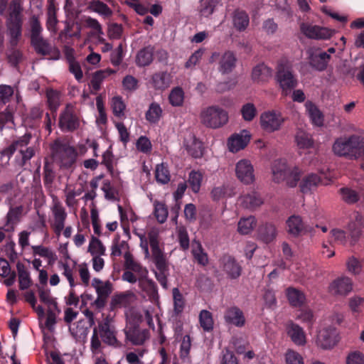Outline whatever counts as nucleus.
Here are the masks:
<instances>
[{
  "label": "nucleus",
  "instance_id": "nucleus-1",
  "mask_svg": "<svg viewBox=\"0 0 364 364\" xmlns=\"http://www.w3.org/2000/svg\"><path fill=\"white\" fill-rule=\"evenodd\" d=\"M115 328L111 325L109 321L106 318L104 321L98 323L97 327L93 328L92 335L90 338V350L93 355H99L102 353L103 346L100 341L111 346L117 348L121 346L120 342L117 339Z\"/></svg>",
  "mask_w": 364,
  "mask_h": 364
},
{
  "label": "nucleus",
  "instance_id": "nucleus-2",
  "mask_svg": "<svg viewBox=\"0 0 364 364\" xmlns=\"http://www.w3.org/2000/svg\"><path fill=\"white\" fill-rule=\"evenodd\" d=\"M272 181L279 183L285 181L289 187H296L301 175V170L296 166H291L285 159L274 160L271 165Z\"/></svg>",
  "mask_w": 364,
  "mask_h": 364
},
{
  "label": "nucleus",
  "instance_id": "nucleus-3",
  "mask_svg": "<svg viewBox=\"0 0 364 364\" xmlns=\"http://www.w3.org/2000/svg\"><path fill=\"white\" fill-rule=\"evenodd\" d=\"M29 139V136H24L4 149L1 153V165L6 166L9 164L10 157L15 151H18L21 157V161H17L19 166H23L27 161L30 160L34 155V149L32 147H27Z\"/></svg>",
  "mask_w": 364,
  "mask_h": 364
},
{
  "label": "nucleus",
  "instance_id": "nucleus-4",
  "mask_svg": "<svg viewBox=\"0 0 364 364\" xmlns=\"http://www.w3.org/2000/svg\"><path fill=\"white\" fill-rule=\"evenodd\" d=\"M200 122L206 127L218 129L225 125L229 119L228 113L217 105L209 106L201 109Z\"/></svg>",
  "mask_w": 364,
  "mask_h": 364
},
{
  "label": "nucleus",
  "instance_id": "nucleus-5",
  "mask_svg": "<svg viewBox=\"0 0 364 364\" xmlns=\"http://www.w3.org/2000/svg\"><path fill=\"white\" fill-rule=\"evenodd\" d=\"M22 0H13L10 9L9 17L8 19V29L10 35V43L12 46L17 45L18 41L21 36V11Z\"/></svg>",
  "mask_w": 364,
  "mask_h": 364
},
{
  "label": "nucleus",
  "instance_id": "nucleus-6",
  "mask_svg": "<svg viewBox=\"0 0 364 364\" xmlns=\"http://www.w3.org/2000/svg\"><path fill=\"white\" fill-rule=\"evenodd\" d=\"M276 80L284 95L289 92L297 85V80L292 74L291 64L287 59H281L277 65Z\"/></svg>",
  "mask_w": 364,
  "mask_h": 364
},
{
  "label": "nucleus",
  "instance_id": "nucleus-7",
  "mask_svg": "<svg viewBox=\"0 0 364 364\" xmlns=\"http://www.w3.org/2000/svg\"><path fill=\"white\" fill-rule=\"evenodd\" d=\"M124 258L125 270L122 275L123 281L135 284L137 282V278L144 274H149L146 267L136 261L130 252H126Z\"/></svg>",
  "mask_w": 364,
  "mask_h": 364
},
{
  "label": "nucleus",
  "instance_id": "nucleus-8",
  "mask_svg": "<svg viewBox=\"0 0 364 364\" xmlns=\"http://www.w3.org/2000/svg\"><path fill=\"white\" fill-rule=\"evenodd\" d=\"M149 241L154 262L158 270L160 272L159 273L156 272V277L161 284L165 287L166 279L164 272L167 267L166 257L163 251L159 247L157 237L154 232H151L149 234Z\"/></svg>",
  "mask_w": 364,
  "mask_h": 364
},
{
  "label": "nucleus",
  "instance_id": "nucleus-9",
  "mask_svg": "<svg viewBox=\"0 0 364 364\" xmlns=\"http://www.w3.org/2000/svg\"><path fill=\"white\" fill-rule=\"evenodd\" d=\"M50 211L52 216L50 225L55 234L59 237L65 228L68 214L60 200L54 195L52 196Z\"/></svg>",
  "mask_w": 364,
  "mask_h": 364
},
{
  "label": "nucleus",
  "instance_id": "nucleus-10",
  "mask_svg": "<svg viewBox=\"0 0 364 364\" xmlns=\"http://www.w3.org/2000/svg\"><path fill=\"white\" fill-rule=\"evenodd\" d=\"M77 153L73 147L65 144H55L53 146L54 160L63 168H71L76 161Z\"/></svg>",
  "mask_w": 364,
  "mask_h": 364
},
{
  "label": "nucleus",
  "instance_id": "nucleus-11",
  "mask_svg": "<svg viewBox=\"0 0 364 364\" xmlns=\"http://www.w3.org/2000/svg\"><path fill=\"white\" fill-rule=\"evenodd\" d=\"M331 179L328 170L321 169L319 175L314 173H308L303 177L299 188L303 193H311L315 191L320 184H327Z\"/></svg>",
  "mask_w": 364,
  "mask_h": 364
},
{
  "label": "nucleus",
  "instance_id": "nucleus-12",
  "mask_svg": "<svg viewBox=\"0 0 364 364\" xmlns=\"http://www.w3.org/2000/svg\"><path fill=\"white\" fill-rule=\"evenodd\" d=\"M284 121L285 119L282 113L277 110L265 111L259 117L261 128L268 133L279 130Z\"/></svg>",
  "mask_w": 364,
  "mask_h": 364
},
{
  "label": "nucleus",
  "instance_id": "nucleus-13",
  "mask_svg": "<svg viewBox=\"0 0 364 364\" xmlns=\"http://www.w3.org/2000/svg\"><path fill=\"white\" fill-rule=\"evenodd\" d=\"M237 179L245 185H251L256 181L255 170L252 163L247 159H240L235 165Z\"/></svg>",
  "mask_w": 364,
  "mask_h": 364
},
{
  "label": "nucleus",
  "instance_id": "nucleus-14",
  "mask_svg": "<svg viewBox=\"0 0 364 364\" xmlns=\"http://www.w3.org/2000/svg\"><path fill=\"white\" fill-rule=\"evenodd\" d=\"M338 342V335L336 328L332 326L324 327L318 332L316 343L322 349L333 348Z\"/></svg>",
  "mask_w": 364,
  "mask_h": 364
},
{
  "label": "nucleus",
  "instance_id": "nucleus-15",
  "mask_svg": "<svg viewBox=\"0 0 364 364\" xmlns=\"http://www.w3.org/2000/svg\"><path fill=\"white\" fill-rule=\"evenodd\" d=\"M80 124L74 106L67 105L59 118V127L63 131L71 132L75 130Z\"/></svg>",
  "mask_w": 364,
  "mask_h": 364
},
{
  "label": "nucleus",
  "instance_id": "nucleus-16",
  "mask_svg": "<svg viewBox=\"0 0 364 364\" xmlns=\"http://www.w3.org/2000/svg\"><path fill=\"white\" fill-rule=\"evenodd\" d=\"M219 58L218 70L223 73H230L233 70L236 65L237 58L233 52L228 50L221 55L218 53H214L211 55L210 61L214 62Z\"/></svg>",
  "mask_w": 364,
  "mask_h": 364
},
{
  "label": "nucleus",
  "instance_id": "nucleus-17",
  "mask_svg": "<svg viewBox=\"0 0 364 364\" xmlns=\"http://www.w3.org/2000/svg\"><path fill=\"white\" fill-rule=\"evenodd\" d=\"M364 229V216L355 212L353 214L350 222L347 225V230L350 237V244L353 245L361 235Z\"/></svg>",
  "mask_w": 364,
  "mask_h": 364
},
{
  "label": "nucleus",
  "instance_id": "nucleus-18",
  "mask_svg": "<svg viewBox=\"0 0 364 364\" xmlns=\"http://www.w3.org/2000/svg\"><path fill=\"white\" fill-rule=\"evenodd\" d=\"M250 135L247 130L234 134L228 140V147L230 152L236 153L243 149L249 143Z\"/></svg>",
  "mask_w": 364,
  "mask_h": 364
},
{
  "label": "nucleus",
  "instance_id": "nucleus-19",
  "mask_svg": "<svg viewBox=\"0 0 364 364\" xmlns=\"http://www.w3.org/2000/svg\"><path fill=\"white\" fill-rule=\"evenodd\" d=\"M301 31L306 37L314 39H328L333 34V31L326 28L305 23L301 26Z\"/></svg>",
  "mask_w": 364,
  "mask_h": 364
},
{
  "label": "nucleus",
  "instance_id": "nucleus-20",
  "mask_svg": "<svg viewBox=\"0 0 364 364\" xmlns=\"http://www.w3.org/2000/svg\"><path fill=\"white\" fill-rule=\"evenodd\" d=\"M125 334L127 338L134 345H141L149 338V331L137 326H127Z\"/></svg>",
  "mask_w": 364,
  "mask_h": 364
},
{
  "label": "nucleus",
  "instance_id": "nucleus-21",
  "mask_svg": "<svg viewBox=\"0 0 364 364\" xmlns=\"http://www.w3.org/2000/svg\"><path fill=\"white\" fill-rule=\"evenodd\" d=\"M350 141V135L336 138L332 145V151L338 156L350 159L351 150V144Z\"/></svg>",
  "mask_w": 364,
  "mask_h": 364
},
{
  "label": "nucleus",
  "instance_id": "nucleus-22",
  "mask_svg": "<svg viewBox=\"0 0 364 364\" xmlns=\"http://www.w3.org/2000/svg\"><path fill=\"white\" fill-rule=\"evenodd\" d=\"M329 289L333 294L345 296L352 291L353 283L349 277H341L332 282Z\"/></svg>",
  "mask_w": 364,
  "mask_h": 364
},
{
  "label": "nucleus",
  "instance_id": "nucleus-23",
  "mask_svg": "<svg viewBox=\"0 0 364 364\" xmlns=\"http://www.w3.org/2000/svg\"><path fill=\"white\" fill-rule=\"evenodd\" d=\"M286 331L291 341L296 346H302L306 343V333L299 325L289 322L287 324Z\"/></svg>",
  "mask_w": 364,
  "mask_h": 364
},
{
  "label": "nucleus",
  "instance_id": "nucleus-24",
  "mask_svg": "<svg viewBox=\"0 0 364 364\" xmlns=\"http://www.w3.org/2000/svg\"><path fill=\"white\" fill-rule=\"evenodd\" d=\"M222 268L223 272L230 279H236L241 274V266L234 258L230 256H225L222 259Z\"/></svg>",
  "mask_w": 364,
  "mask_h": 364
},
{
  "label": "nucleus",
  "instance_id": "nucleus-25",
  "mask_svg": "<svg viewBox=\"0 0 364 364\" xmlns=\"http://www.w3.org/2000/svg\"><path fill=\"white\" fill-rule=\"evenodd\" d=\"M187 151L194 158H200L203 156V148L202 142L197 139L193 134H189L184 141Z\"/></svg>",
  "mask_w": 364,
  "mask_h": 364
},
{
  "label": "nucleus",
  "instance_id": "nucleus-26",
  "mask_svg": "<svg viewBox=\"0 0 364 364\" xmlns=\"http://www.w3.org/2000/svg\"><path fill=\"white\" fill-rule=\"evenodd\" d=\"M330 55L326 52L316 50L309 52V63L312 67L318 70H323L327 66Z\"/></svg>",
  "mask_w": 364,
  "mask_h": 364
},
{
  "label": "nucleus",
  "instance_id": "nucleus-27",
  "mask_svg": "<svg viewBox=\"0 0 364 364\" xmlns=\"http://www.w3.org/2000/svg\"><path fill=\"white\" fill-rule=\"evenodd\" d=\"M350 159H358L364 156V137L358 134L350 135Z\"/></svg>",
  "mask_w": 364,
  "mask_h": 364
},
{
  "label": "nucleus",
  "instance_id": "nucleus-28",
  "mask_svg": "<svg viewBox=\"0 0 364 364\" xmlns=\"http://www.w3.org/2000/svg\"><path fill=\"white\" fill-rule=\"evenodd\" d=\"M171 82V75L167 72H159L154 74L150 83L151 86L159 90L168 88Z\"/></svg>",
  "mask_w": 364,
  "mask_h": 364
},
{
  "label": "nucleus",
  "instance_id": "nucleus-29",
  "mask_svg": "<svg viewBox=\"0 0 364 364\" xmlns=\"http://www.w3.org/2000/svg\"><path fill=\"white\" fill-rule=\"evenodd\" d=\"M58 269L61 274L68 280L71 289H73L77 283L75 279V265H71L68 261L60 260L58 262Z\"/></svg>",
  "mask_w": 364,
  "mask_h": 364
},
{
  "label": "nucleus",
  "instance_id": "nucleus-30",
  "mask_svg": "<svg viewBox=\"0 0 364 364\" xmlns=\"http://www.w3.org/2000/svg\"><path fill=\"white\" fill-rule=\"evenodd\" d=\"M225 320L227 323L233 324L237 327L244 326L245 318L242 311L237 307L228 309L225 314Z\"/></svg>",
  "mask_w": 364,
  "mask_h": 364
},
{
  "label": "nucleus",
  "instance_id": "nucleus-31",
  "mask_svg": "<svg viewBox=\"0 0 364 364\" xmlns=\"http://www.w3.org/2000/svg\"><path fill=\"white\" fill-rule=\"evenodd\" d=\"M115 73L116 71L111 68L100 70L94 73L90 81V86L92 89L95 92L100 90L102 82Z\"/></svg>",
  "mask_w": 364,
  "mask_h": 364
},
{
  "label": "nucleus",
  "instance_id": "nucleus-32",
  "mask_svg": "<svg viewBox=\"0 0 364 364\" xmlns=\"http://www.w3.org/2000/svg\"><path fill=\"white\" fill-rule=\"evenodd\" d=\"M305 108L312 124L316 127L323 126V115L319 109L310 101L306 102Z\"/></svg>",
  "mask_w": 364,
  "mask_h": 364
},
{
  "label": "nucleus",
  "instance_id": "nucleus-33",
  "mask_svg": "<svg viewBox=\"0 0 364 364\" xmlns=\"http://www.w3.org/2000/svg\"><path fill=\"white\" fill-rule=\"evenodd\" d=\"M272 75V70L262 63L255 66L252 72V78L255 82H261L268 80Z\"/></svg>",
  "mask_w": 364,
  "mask_h": 364
},
{
  "label": "nucleus",
  "instance_id": "nucleus-34",
  "mask_svg": "<svg viewBox=\"0 0 364 364\" xmlns=\"http://www.w3.org/2000/svg\"><path fill=\"white\" fill-rule=\"evenodd\" d=\"M239 200L240 204L245 208L248 209L256 208L261 205L263 203L260 196L254 191L240 196Z\"/></svg>",
  "mask_w": 364,
  "mask_h": 364
},
{
  "label": "nucleus",
  "instance_id": "nucleus-35",
  "mask_svg": "<svg viewBox=\"0 0 364 364\" xmlns=\"http://www.w3.org/2000/svg\"><path fill=\"white\" fill-rule=\"evenodd\" d=\"M287 231L294 236L300 235L305 228L304 223L299 215H293L287 220Z\"/></svg>",
  "mask_w": 364,
  "mask_h": 364
},
{
  "label": "nucleus",
  "instance_id": "nucleus-36",
  "mask_svg": "<svg viewBox=\"0 0 364 364\" xmlns=\"http://www.w3.org/2000/svg\"><path fill=\"white\" fill-rule=\"evenodd\" d=\"M134 299V294L132 292H123L112 297L111 305L114 309L127 307L133 301Z\"/></svg>",
  "mask_w": 364,
  "mask_h": 364
},
{
  "label": "nucleus",
  "instance_id": "nucleus-37",
  "mask_svg": "<svg viewBox=\"0 0 364 364\" xmlns=\"http://www.w3.org/2000/svg\"><path fill=\"white\" fill-rule=\"evenodd\" d=\"M163 115V109L156 102H151L145 113L146 119L151 124H157Z\"/></svg>",
  "mask_w": 364,
  "mask_h": 364
},
{
  "label": "nucleus",
  "instance_id": "nucleus-38",
  "mask_svg": "<svg viewBox=\"0 0 364 364\" xmlns=\"http://www.w3.org/2000/svg\"><path fill=\"white\" fill-rule=\"evenodd\" d=\"M149 274H144L137 278L139 287L140 289L149 296H154L156 294V287L154 282L149 279Z\"/></svg>",
  "mask_w": 364,
  "mask_h": 364
},
{
  "label": "nucleus",
  "instance_id": "nucleus-39",
  "mask_svg": "<svg viewBox=\"0 0 364 364\" xmlns=\"http://www.w3.org/2000/svg\"><path fill=\"white\" fill-rule=\"evenodd\" d=\"M16 267L18 276L19 288L22 290L28 289L32 284L29 271L23 264L20 263L17 264Z\"/></svg>",
  "mask_w": 364,
  "mask_h": 364
},
{
  "label": "nucleus",
  "instance_id": "nucleus-40",
  "mask_svg": "<svg viewBox=\"0 0 364 364\" xmlns=\"http://www.w3.org/2000/svg\"><path fill=\"white\" fill-rule=\"evenodd\" d=\"M232 23L234 27L237 31H242L248 26L250 18L246 12L243 11H235L232 16Z\"/></svg>",
  "mask_w": 364,
  "mask_h": 364
},
{
  "label": "nucleus",
  "instance_id": "nucleus-41",
  "mask_svg": "<svg viewBox=\"0 0 364 364\" xmlns=\"http://www.w3.org/2000/svg\"><path fill=\"white\" fill-rule=\"evenodd\" d=\"M286 294L289 303L294 306H300L306 299L304 294L301 291L293 287L288 288Z\"/></svg>",
  "mask_w": 364,
  "mask_h": 364
},
{
  "label": "nucleus",
  "instance_id": "nucleus-42",
  "mask_svg": "<svg viewBox=\"0 0 364 364\" xmlns=\"http://www.w3.org/2000/svg\"><path fill=\"white\" fill-rule=\"evenodd\" d=\"M256 226V219L253 216L242 218L237 224V232L242 235L250 233Z\"/></svg>",
  "mask_w": 364,
  "mask_h": 364
},
{
  "label": "nucleus",
  "instance_id": "nucleus-43",
  "mask_svg": "<svg viewBox=\"0 0 364 364\" xmlns=\"http://www.w3.org/2000/svg\"><path fill=\"white\" fill-rule=\"evenodd\" d=\"M38 296L40 301L45 304L48 309H57V301L51 295L50 290L45 287H38Z\"/></svg>",
  "mask_w": 364,
  "mask_h": 364
},
{
  "label": "nucleus",
  "instance_id": "nucleus-44",
  "mask_svg": "<svg viewBox=\"0 0 364 364\" xmlns=\"http://www.w3.org/2000/svg\"><path fill=\"white\" fill-rule=\"evenodd\" d=\"M87 252L92 257L103 256L105 255L106 247L101 240L92 236L89 242Z\"/></svg>",
  "mask_w": 364,
  "mask_h": 364
},
{
  "label": "nucleus",
  "instance_id": "nucleus-45",
  "mask_svg": "<svg viewBox=\"0 0 364 364\" xmlns=\"http://www.w3.org/2000/svg\"><path fill=\"white\" fill-rule=\"evenodd\" d=\"M277 235V228L274 225L271 223L265 224L259 230V237L265 243L273 241Z\"/></svg>",
  "mask_w": 364,
  "mask_h": 364
},
{
  "label": "nucleus",
  "instance_id": "nucleus-46",
  "mask_svg": "<svg viewBox=\"0 0 364 364\" xmlns=\"http://www.w3.org/2000/svg\"><path fill=\"white\" fill-rule=\"evenodd\" d=\"M33 253L38 255L48 261V264L53 263L57 259L55 253L49 247L42 245L32 246Z\"/></svg>",
  "mask_w": 364,
  "mask_h": 364
},
{
  "label": "nucleus",
  "instance_id": "nucleus-47",
  "mask_svg": "<svg viewBox=\"0 0 364 364\" xmlns=\"http://www.w3.org/2000/svg\"><path fill=\"white\" fill-rule=\"evenodd\" d=\"M295 141L299 149H310L314 146V141L311 136L302 130H299L296 132Z\"/></svg>",
  "mask_w": 364,
  "mask_h": 364
},
{
  "label": "nucleus",
  "instance_id": "nucleus-48",
  "mask_svg": "<svg viewBox=\"0 0 364 364\" xmlns=\"http://www.w3.org/2000/svg\"><path fill=\"white\" fill-rule=\"evenodd\" d=\"M92 286L95 288L97 295L107 298L112 291L111 284L109 282H103L98 278H94Z\"/></svg>",
  "mask_w": 364,
  "mask_h": 364
},
{
  "label": "nucleus",
  "instance_id": "nucleus-49",
  "mask_svg": "<svg viewBox=\"0 0 364 364\" xmlns=\"http://www.w3.org/2000/svg\"><path fill=\"white\" fill-rule=\"evenodd\" d=\"M192 254L198 264L205 266L208 264L207 254L203 251L201 244L198 241H193L191 245Z\"/></svg>",
  "mask_w": 364,
  "mask_h": 364
},
{
  "label": "nucleus",
  "instance_id": "nucleus-50",
  "mask_svg": "<svg viewBox=\"0 0 364 364\" xmlns=\"http://www.w3.org/2000/svg\"><path fill=\"white\" fill-rule=\"evenodd\" d=\"M153 60V49L151 47H146L141 49L136 55V63L139 66H146L149 65Z\"/></svg>",
  "mask_w": 364,
  "mask_h": 364
},
{
  "label": "nucleus",
  "instance_id": "nucleus-51",
  "mask_svg": "<svg viewBox=\"0 0 364 364\" xmlns=\"http://www.w3.org/2000/svg\"><path fill=\"white\" fill-rule=\"evenodd\" d=\"M240 114L245 122H252L257 114L256 106L252 102L244 104L240 109Z\"/></svg>",
  "mask_w": 364,
  "mask_h": 364
},
{
  "label": "nucleus",
  "instance_id": "nucleus-52",
  "mask_svg": "<svg viewBox=\"0 0 364 364\" xmlns=\"http://www.w3.org/2000/svg\"><path fill=\"white\" fill-rule=\"evenodd\" d=\"M203 181V174L200 171H191L188 175V183L194 193H198Z\"/></svg>",
  "mask_w": 364,
  "mask_h": 364
},
{
  "label": "nucleus",
  "instance_id": "nucleus-53",
  "mask_svg": "<svg viewBox=\"0 0 364 364\" xmlns=\"http://www.w3.org/2000/svg\"><path fill=\"white\" fill-rule=\"evenodd\" d=\"M29 31L31 33V40L36 41L38 38L41 37L43 28L41 24L36 16H33L28 21Z\"/></svg>",
  "mask_w": 364,
  "mask_h": 364
},
{
  "label": "nucleus",
  "instance_id": "nucleus-54",
  "mask_svg": "<svg viewBox=\"0 0 364 364\" xmlns=\"http://www.w3.org/2000/svg\"><path fill=\"white\" fill-rule=\"evenodd\" d=\"M46 26L52 33L56 32L58 20L56 18V7L53 3H50L48 7Z\"/></svg>",
  "mask_w": 364,
  "mask_h": 364
},
{
  "label": "nucleus",
  "instance_id": "nucleus-55",
  "mask_svg": "<svg viewBox=\"0 0 364 364\" xmlns=\"http://www.w3.org/2000/svg\"><path fill=\"white\" fill-rule=\"evenodd\" d=\"M199 323L205 331H212L214 324L212 314L207 310H202L199 314Z\"/></svg>",
  "mask_w": 364,
  "mask_h": 364
},
{
  "label": "nucleus",
  "instance_id": "nucleus-56",
  "mask_svg": "<svg viewBox=\"0 0 364 364\" xmlns=\"http://www.w3.org/2000/svg\"><path fill=\"white\" fill-rule=\"evenodd\" d=\"M111 107L115 117L121 119L124 116L126 105L122 97H113L111 100Z\"/></svg>",
  "mask_w": 364,
  "mask_h": 364
},
{
  "label": "nucleus",
  "instance_id": "nucleus-57",
  "mask_svg": "<svg viewBox=\"0 0 364 364\" xmlns=\"http://www.w3.org/2000/svg\"><path fill=\"white\" fill-rule=\"evenodd\" d=\"M89 9L95 13L104 16H112V11L107 4L100 1H93L90 4Z\"/></svg>",
  "mask_w": 364,
  "mask_h": 364
},
{
  "label": "nucleus",
  "instance_id": "nucleus-58",
  "mask_svg": "<svg viewBox=\"0 0 364 364\" xmlns=\"http://www.w3.org/2000/svg\"><path fill=\"white\" fill-rule=\"evenodd\" d=\"M154 214L159 223H164L168 217V209L166 205L159 201H154Z\"/></svg>",
  "mask_w": 364,
  "mask_h": 364
},
{
  "label": "nucleus",
  "instance_id": "nucleus-59",
  "mask_svg": "<svg viewBox=\"0 0 364 364\" xmlns=\"http://www.w3.org/2000/svg\"><path fill=\"white\" fill-rule=\"evenodd\" d=\"M198 11L200 16L208 17L213 14L217 5L216 0H200Z\"/></svg>",
  "mask_w": 364,
  "mask_h": 364
},
{
  "label": "nucleus",
  "instance_id": "nucleus-60",
  "mask_svg": "<svg viewBox=\"0 0 364 364\" xmlns=\"http://www.w3.org/2000/svg\"><path fill=\"white\" fill-rule=\"evenodd\" d=\"M23 208L22 206H17L11 208L6 215V221L8 230L13 228L14 225L18 223L19 218L22 214Z\"/></svg>",
  "mask_w": 364,
  "mask_h": 364
},
{
  "label": "nucleus",
  "instance_id": "nucleus-61",
  "mask_svg": "<svg viewBox=\"0 0 364 364\" xmlns=\"http://www.w3.org/2000/svg\"><path fill=\"white\" fill-rule=\"evenodd\" d=\"M168 100L172 106H181L184 100V92L183 90L178 87L173 88L169 94Z\"/></svg>",
  "mask_w": 364,
  "mask_h": 364
},
{
  "label": "nucleus",
  "instance_id": "nucleus-62",
  "mask_svg": "<svg viewBox=\"0 0 364 364\" xmlns=\"http://www.w3.org/2000/svg\"><path fill=\"white\" fill-rule=\"evenodd\" d=\"M155 178L156 181L161 184H166L170 181L169 171L164 164H158L156 166Z\"/></svg>",
  "mask_w": 364,
  "mask_h": 364
},
{
  "label": "nucleus",
  "instance_id": "nucleus-63",
  "mask_svg": "<svg viewBox=\"0 0 364 364\" xmlns=\"http://www.w3.org/2000/svg\"><path fill=\"white\" fill-rule=\"evenodd\" d=\"M173 311L176 314H181L184 309L185 301L183 295L177 288L173 289Z\"/></svg>",
  "mask_w": 364,
  "mask_h": 364
},
{
  "label": "nucleus",
  "instance_id": "nucleus-64",
  "mask_svg": "<svg viewBox=\"0 0 364 364\" xmlns=\"http://www.w3.org/2000/svg\"><path fill=\"white\" fill-rule=\"evenodd\" d=\"M286 364H304V358L297 351L287 349L284 353Z\"/></svg>",
  "mask_w": 364,
  "mask_h": 364
}]
</instances>
